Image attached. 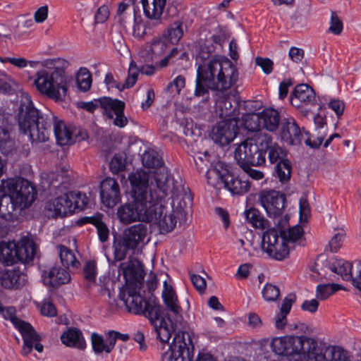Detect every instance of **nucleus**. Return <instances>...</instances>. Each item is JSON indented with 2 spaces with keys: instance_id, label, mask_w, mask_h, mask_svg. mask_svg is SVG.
<instances>
[{
  "instance_id": "1",
  "label": "nucleus",
  "mask_w": 361,
  "mask_h": 361,
  "mask_svg": "<svg viewBox=\"0 0 361 361\" xmlns=\"http://www.w3.org/2000/svg\"><path fill=\"white\" fill-rule=\"evenodd\" d=\"M157 190H154L152 202L153 218L147 223H154L161 234L171 232L178 222L187 220L188 205L192 197L183 179L178 176L172 186L167 185V174L164 171L156 178Z\"/></svg>"
},
{
  "instance_id": "2",
  "label": "nucleus",
  "mask_w": 361,
  "mask_h": 361,
  "mask_svg": "<svg viewBox=\"0 0 361 361\" xmlns=\"http://www.w3.org/2000/svg\"><path fill=\"white\" fill-rule=\"evenodd\" d=\"M215 47L207 41L200 47L196 57L197 78L195 94L200 97L207 92V88L226 90L238 79L236 66L226 57L212 56Z\"/></svg>"
},
{
  "instance_id": "3",
  "label": "nucleus",
  "mask_w": 361,
  "mask_h": 361,
  "mask_svg": "<svg viewBox=\"0 0 361 361\" xmlns=\"http://www.w3.org/2000/svg\"><path fill=\"white\" fill-rule=\"evenodd\" d=\"M128 179L131 185V201L121 204L117 209V217L123 224L145 222L153 218V185H148V176L142 171L131 173Z\"/></svg>"
},
{
  "instance_id": "4",
  "label": "nucleus",
  "mask_w": 361,
  "mask_h": 361,
  "mask_svg": "<svg viewBox=\"0 0 361 361\" xmlns=\"http://www.w3.org/2000/svg\"><path fill=\"white\" fill-rule=\"evenodd\" d=\"M54 118L51 111L42 113L35 108L28 94H22L18 126L20 130L28 135L32 142H45L49 139L50 128Z\"/></svg>"
},
{
  "instance_id": "5",
  "label": "nucleus",
  "mask_w": 361,
  "mask_h": 361,
  "mask_svg": "<svg viewBox=\"0 0 361 361\" xmlns=\"http://www.w3.org/2000/svg\"><path fill=\"white\" fill-rule=\"evenodd\" d=\"M271 348L276 354L289 357L290 361H317L322 357L317 341L305 336L274 338Z\"/></svg>"
},
{
  "instance_id": "6",
  "label": "nucleus",
  "mask_w": 361,
  "mask_h": 361,
  "mask_svg": "<svg viewBox=\"0 0 361 361\" xmlns=\"http://www.w3.org/2000/svg\"><path fill=\"white\" fill-rule=\"evenodd\" d=\"M118 272L126 282V291H121L119 299L124 302L129 312L140 314L146 300L141 295L144 285V274L142 264L136 259H130L118 266Z\"/></svg>"
},
{
  "instance_id": "7",
  "label": "nucleus",
  "mask_w": 361,
  "mask_h": 361,
  "mask_svg": "<svg viewBox=\"0 0 361 361\" xmlns=\"http://www.w3.org/2000/svg\"><path fill=\"white\" fill-rule=\"evenodd\" d=\"M34 83L41 94L55 101L63 100L66 96L67 78L62 68H55L51 72L45 69L38 71Z\"/></svg>"
},
{
  "instance_id": "8",
  "label": "nucleus",
  "mask_w": 361,
  "mask_h": 361,
  "mask_svg": "<svg viewBox=\"0 0 361 361\" xmlns=\"http://www.w3.org/2000/svg\"><path fill=\"white\" fill-rule=\"evenodd\" d=\"M270 143V136L267 134L247 138L235 150V159L239 166L251 164L261 166L265 163V147Z\"/></svg>"
},
{
  "instance_id": "9",
  "label": "nucleus",
  "mask_w": 361,
  "mask_h": 361,
  "mask_svg": "<svg viewBox=\"0 0 361 361\" xmlns=\"http://www.w3.org/2000/svg\"><path fill=\"white\" fill-rule=\"evenodd\" d=\"M281 140L290 145H300L302 142L305 145L317 148L323 142L325 135L317 137V140L311 141L310 133L304 129H300L295 120L288 118L283 121L280 133Z\"/></svg>"
},
{
  "instance_id": "10",
  "label": "nucleus",
  "mask_w": 361,
  "mask_h": 361,
  "mask_svg": "<svg viewBox=\"0 0 361 361\" xmlns=\"http://www.w3.org/2000/svg\"><path fill=\"white\" fill-rule=\"evenodd\" d=\"M1 186L4 192L10 193L13 196L14 200L20 204V209L30 207L35 199V189L26 179L3 180Z\"/></svg>"
},
{
  "instance_id": "11",
  "label": "nucleus",
  "mask_w": 361,
  "mask_h": 361,
  "mask_svg": "<svg viewBox=\"0 0 361 361\" xmlns=\"http://www.w3.org/2000/svg\"><path fill=\"white\" fill-rule=\"evenodd\" d=\"M194 347L188 334L178 332L175 335L169 350L164 353L163 361H190Z\"/></svg>"
},
{
  "instance_id": "12",
  "label": "nucleus",
  "mask_w": 361,
  "mask_h": 361,
  "mask_svg": "<svg viewBox=\"0 0 361 361\" xmlns=\"http://www.w3.org/2000/svg\"><path fill=\"white\" fill-rule=\"evenodd\" d=\"M142 163L143 166L146 168L154 169V171H150L149 173L143 171V170H137V171H142L145 174L148 176V185L149 188H151V185L153 184V190H157V182L156 178L157 176L161 173L162 172H165L167 174V185L172 186L171 182L173 180H176L177 178H172L169 173L167 168L164 166V161L162 157L159 155V152L153 150L149 149L146 151L142 156Z\"/></svg>"
},
{
  "instance_id": "13",
  "label": "nucleus",
  "mask_w": 361,
  "mask_h": 361,
  "mask_svg": "<svg viewBox=\"0 0 361 361\" xmlns=\"http://www.w3.org/2000/svg\"><path fill=\"white\" fill-rule=\"evenodd\" d=\"M207 176L209 184H213L211 181L212 178H216L233 195H243L248 192L250 188V183L247 180L235 177L227 171L222 173L216 169H213L207 172Z\"/></svg>"
},
{
  "instance_id": "14",
  "label": "nucleus",
  "mask_w": 361,
  "mask_h": 361,
  "mask_svg": "<svg viewBox=\"0 0 361 361\" xmlns=\"http://www.w3.org/2000/svg\"><path fill=\"white\" fill-rule=\"evenodd\" d=\"M237 131L238 121L235 118H229L217 123L212 128L210 137L215 143L224 146L233 140Z\"/></svg>"
},
{
  "instance_id": "15",
  "label": "nucleus",
  "mask_w": 361,
  "mask_h": 361,
  "mask_svg": "<svg viewBox=\"0 0 361 361\" xmlns=\"http://www.w3.org/2000/svg\"><path fill=\"white\" fill-rule=\"evenodd\" d=\"M259 201L269 216L276 217L284 211L286 196L276 190H263L259 194Z\"/></svg>"
},
{
  "instance_id": "16",
  "label": "nucleus",
  "mask_w": 361,
  "mask_h": 361,
  "mask_svg": "<svg viewBox=\"0 0 361 361\" xmlns=\"http://www.w3.org/2000/svg\"><path fill=\"white\" fill-rule=\"evenodd\" d=\"M97 102L99 103L101 108L109 118H115L114 124L118 127L123 128L128 124V119L124 116L125 102L108 97L99 98Z\"/></svg>"
},
{
  "instance_id": "17",
  "label": "nucleus",
  "mask_w": 361,
  "mask_h": 361,
  "mask_svg": "<svg viewBox=\"0 0 361 361\" xmlns=\"http://www.w3.org/2000/svg\"><path fill=\"white\" fill-rule=\"evenodd\" d=\"M148 228L145 224H137L124 230L122 240L124 245L135 250L148 242Z\"/></svg>"
},
{
  "instance_id": "18",
  "label": "nucleus",
  "mask_w": 361,
  "mask_h": 361,
  "mask_svg": "<svg viewBox=\"0 0 361 361\" xmlns=\"http://www.w3.org/2000/svg\"><path fill=\"white\" fill-rule=\"evenodd\" d=\"M100 197L102 204L113 208L121 199L120 187L114 178H106L100 184Z\"/></svg>"
},
{
  "instance_id": "19",
  "label": "nucleus",
  "mask_w": 361,
  "mask_h": 361,
  "mask_svg": "<svg viewBox=\"0 0 361 361\" xmlns=\"http://www.w3.org/2000/svg\"><path fill=\"white\" fill-rule=\"evenodd\" d=\"M327 268L345 281L352 280L354 286L361 291V264L358 268V275L355 277L352 276V264L342 259H334L329 262Z\"/></svg>"
},
{
  "instance_id": "20",
  "label": "nucleus",
  "mask_w": 361,
  "mask_h": 361,
  "mask_svg": "<svg viewBox=\"0 0 361 361\" xmlns=\"http://www.w3.org/2000/svg\"><path fill=\"white\" fill-rule=\"evenodd\" d=\"M11 116L0 109V150L3 154H8L14 149V142L11 137L12 123Z\"/></svg>"
},
{
  "instance_id": "21",
  "label": "nucleus",
  "mask_w": 361,
  "mask_h": 361,
  "mask_svg": "<svg viewBox=\"0 0 361 361\" xmlns=\"http://www.w3.org/2000/svg\"><path fill=\"white\" fill-rule=\"evenodd\" d=\"M144 13L149 18L147 26L161 23V16L166 6V0H141Z\"/></svg>"
},
{
  "instance_id": "22",
  "label": "nucleus",
  "mask_w": 361,
  "mask_h": 361,
  "mask_svg": "<svg viewBox=\"0 0 361 361\" xmlns=\"http://www.w3.org/2000/svg\"><path fill=\"white\" fill-rule=\"evenodd\" d=\"M314 101V91L307 84L297 85L290 95V102L296 107H300L303 104H313Z\"/></svg>"
},
{
  "instance_id": "23",
  "label": "nucleus",
  "mask_w": 361,
  "mask_h": 361,
  "mask_svg": "<svg viewBox=\"0 0 361 361\" xmlns=\"http://www.w3.org/2000/svg\"><path fill=\"white\" fill-rule=\"evenodd\" d=\"M44 283L52 287H58L67 283L71 280L69 273L59 267H52L42 272Z\"/></svg>"
},
{
  "instance_id": "24",
  "label": "nucleus",
  "mask_w": 361,
  "mask_h": 361,
  "mask_svg": "<svg viewBox=\"0 0 361 361\" xmlns=\"http://www.w3.org/2000/svg\"><path fill=\"white\" fill-rule=\"evenodd\" d=\"M72 203L69 199L68 193L55 198L47 203L46 209L52 212L50 214L52 217L58 216H66L73 213Z\"/></svg>"
},
{
  "instance_id": "25",
  "label": "nucleus",
  "mask_w": 361,
  "mask_h": 361,
  "mask_svg": "<svg viewBox=\"0 0 361 361\" xmlns=\"http://www.w3.org/2000/svg\"><path fill=\"white\" fill-rule=\"evenodd\" d=\"M26 275L18 269H8L0 276L1 285L7 289H18L25 286Z\"/></svg>"
},
{
  "instance_id": "26",
  "label": "nucleus",
  "mask_w": 361,
  "mask_h": 361,
  "mask_svg": "<svg viewBox=\"0 0 361 361\" xmlns=\"http://www.w3.org/2000/svg\"><path fill=\"white\" fill-rule=\"evenodd\" d=\"M4 193L0 196V217L6 221H11L16 215V211L21 209L12 195Z\"/></svg>"
},
{
  "instance_id": "27",
  "label": "nucleus",
  "mask_w": 361,
  "mask_h": 361,
  "mask_svg": "<svg viewBox=\"0 0 361 361\" xmlns=\"http://www.w3.org/2000/svg\"><path fill=\"white\" fill-rule=\"evenodd\" d=\"M104 215L100 213L95 214L92 216H85L81 218L78 223L80 225L91 224L94 225L97 231L99 239L102 243L106 242L109 239V229L103 220Z\"/></svg>"
},
{
  "instance_id": "28",
  "label": "nucleus",
  "mask_w": 361,
  "mask_h": 361,
  "mask_svg": "<svg viewBox=\"0 0 361 361\" xmlns=\"http://www.w3.org/2000/svg\"><path fill=\"white\" fill-rule=\"evenodd\" d=\"M16 247L17 262L25 264L33 259L36 252V246L33 241L23 238L16 243Z\"/></svg>"
},
{
  "instance_id": "29",
  "label": "nucleus",
  "mask_w": 361,
  "mask_h": 361,
  "mask_svg": "<svg viewBox=\"0 0 361 361\" xmlns=\"http://www.w3.org/2000/svg\"><path fill=\"white\" fill-rule=\"evenodd\" d=\"M262 129L269 132L276 131L280 124L281 116L279 112L273 108H267L260 112Z\"/></svg>"
},
{
  "instance_id": "30",
  "label": "nucleus",
  "mask_w": 361,
  "mask_h": 361,
  "mask_svg": "<svg viewBox=\"0 0 361 361\" xmlns=\"http://www.w3.org/2000/svg\"><path fill=\"white\" fill-rule=\"evenodd\" d=\"M61 342L69 347H75L79 349L85 348V341L82 332L78 329H69L61 336Z\"/></svg>"
},
{
  "instance_id": "31",
  "label": "nucleus",
  "mask_w": 361,
  "mask_h": 361,
  "mask_svg": "<svg viewBox=\"0 0 361 361\" xmlns=\"http://www.w3.org/2000/svg\"><path fill=\"white\" fill-rule=\"evenodd\" d=\"M16 248L15 242L0 243V262L7 266L17 263Z\"/></svg>"
},
{
  "instance_id": "32",
  "label": "nucleus",
  "mask_w": 361,
  "mask_h": 361,
  "mask_svg": "<svg viewBox=\"0 0 361 361\" xmlns=\"http://www.w3.org/2000/svg\"><path fill=\"white\" fill-rule=\"evenodd\" d=\"M156 333L157 338L161 343H167L171 337L172 333L175 331L171 320H166L164 318L152 324Z\"/></svg>"
},
{
  "instance_id": "33",
  "label": "nucleus",
  "mask_w": 361,
  "mask_h": 361,
  "mask_svg": "<svg viewBox=\"0 0 361 361\" xmlns=\"http://www.w3.org/2000/svg\"><path fill=\"white\" fill-rule=\"evenodd\" d=\"M322 357L317 361L324 359L328 361H350L348 353L343 348L338 346H329L324 349L321 348Z\"/></svg>"
},
{
  "instance_id": "34",
  "label": "nucleus",
  "mask_w": 361,
  "mask_h": 361,
  "mask_svg": "<svg viewBox=\"0 0 361 361\" xmlns=\"http://www.w3.org/2000/svg\"><path fill=\"white\" fill-rule=\"evenodd\" d=\"M52 123H54V131L57 143L61 146L72 143V134L65 123L61 121H57L56 118Z\"/></svg>"
},
{
  "instance_id": "35",
  "label": "nucleus",
  "mask_w": 361,
  "mask_h": 361,
  "mask_svg": "<svg viewBox=\"0 0 361 361\" xmlns=\"http://www.w3.org/2000/svg\"><path fill=\"white\" fill-rule=\"evenodd\" d=\"M140 314H144L147 317L151 324L163 319L161 306L155 300H146L143 306V312Z\"/></svg>"
},
{
  "instance_id": "36",
  "label": "nucleus",
  "mask_w": 361,
  "mask_h": 361,
  "mask_svg": "<svg viewBox=\"0 0 361 361\" xmlns=\"http://www.w3.org/2000/svg\"><path fill=\"white\" fill-rule=\"evenodd\" d=\"M265 147V153L268 151V157L271 164L279 163L288 160L286 157V152L277 143L273 142L272 138L270 137V143Z\"/></svg>"
},
{
  "instance_id": "37",
  "label": "nucleus",
  "mask_w": 361,
  "mask_h": 361,
  "mask_svg": "<svg viewBox=\"0 0 361 361\" xmlns=\"http://www.w3.org/2000/svg\"><path fill=\"white\" fill-rule=\"evenodd\" d=\"M164 301L167 307L174 313H178L181 308L178 304L177 296L173 289L164 282V288L162 293Z\"/></svg>"
},
{
  "instance_id": "38",
  "label": "nucleus",
  "mask_w": 361,
  "mask_h": 361,
  "mask_svg": "<svg viewBox=\"0 0 361 361\" xmlns=\"http://www.w3.org/2000/svg\"><path fill=\"white\" fill-rule=\"evenodd\" d=\"M61 262L64 267L78 268L80 263L76 259L75 254L68 247L59 245L57 246Z\"/></svg>"
},
{
  "instance_id": "39",
  "label": "nucleus",
  "mask_w": 361,
  "mask_h": 361,
  "mask_svg": "<svg viewBox=\"0 0 361 361\" xmlns=\"http://www.w3.org/2000/svg\"><path fill=\"white\" fill-rule=\"evenodd\" d=\"M244 214L247 221L254 228L264 229L266 227L267 221L258 209L252 207Z\"/></svg>"
},
{
  "instance_id": "40",
  "label": "nucleus",
  "mask_w": 361,
  "mask_h": 361,
  "mask_svg": "<svg viewBox=\"0 0 361 361\" xmlns=\"http://www.w3.org/2000/svg\"><path fill=\"white\" fill-rule=\"evenodd\" d=\"M286 241L281 236L280 241L267 252L268 255L276 260H283L289 255V248Z\"/></svg>"
},
{
  "instance_id": "41",
  "label": "nucleus",
  "mask_w": 361,
  "mask_h": 361,
  "mask_svg": "<svg viewBox=\"0 0 361 361\" xmlns=\"http://www.w3.org/2000/svg\"><path fill=\"white\" fill-rule=\"evenodd\" d=\"M281 236L276 229H269L264 233L262 239V248L267 253L280 241Z\"/></svg>"
},
{
  "instance_id": "42",
  "label": "nucleus",
  "mask_w": 361,
  "mask_h": 361,
  "mask_svg": "<svg viewBox=\"0 0 361 361\" xmlns=\"http://www.w3.org/2000/svg\"><path fill=\"white\" fill-rule=\"evenodd\" d=\"M274 175L282 183H286L290 178L291 164L289 160L277 163L275 166Z\"/></svg>"
},
{
  "instance_id": "43",
  "label": "nucleus",
  "mask_w": 361,
  "mask_h": 361,
  "mask_svg": "<svg viewBox=\"0 0 361 361\" xmlns=\"http://www.w3.org/2000/svg\"><path fill=\"white\" fill-rule=\"evenodd\" d=\"M340 289L341 286L337 283L319 284L317 286L316 297L318 300H324Z\"/></svg>"
},
{
  "instance_id": "44",
  "label": "nucleus",
  "mask_w": 361,
  "mask_h": 361,
  "mask_svg": "<svg viewBox=\"0 0 361 361\" xmlns=\"http://www.w3.org/2000/svg\"><path fill=\"white\" fill-rule=\"evenodd\" d=\"M303 229L300 226H294L288 230H283L280 232L281 236L287 243H294L301 239L303 235Z\"/></svg>"
},
{
  "instance_id": "45",
  "label": "nucleus",
  "mask_w": 361,
  "mask_h": 361,
  "mask_svg": "<svg viewBox=\"0 0 361 361\" xmlns=\"http://www.w3.org/2000/svg\"><path fill=\"white\" fill-rule=\"evenodd\" d=\"M44 178L46 179L47 183L54 188H61L67 183V178L63 176V171L45 173Z\"/></svg>"
},
{
  "instance_id": "46",
  "label": "nucleus",
  "mask_w": 361,
  "mask_h": 361,
  "mask_svg": "<svg viewBox=\"0 0 361 361\" xmlns=\"http://www.w3.org/2000/svg\"><path fill=\"white\" fill-rule=\"evenodd\" d=\"M261 121L260 112L251 114L245 116L244 125L249 131H258L262 129V124Z\"/></svg>"
},
{
  "instance_id": "47",
  "label": "nucleus",
  "mask_w": 361,
  "mask_h": 361,
  "mask_svg": "<svg viewBox=\"0 0 361 361\" xmlns=\"http://www.w3.org/2000/svg\"><path fill=\"white\" fill-rule=\"evenodd\" d=\"M169 44L166 36L155 37L150 44V51L154 55H161L166 51Z\"/></svg>"
},
{
  "instance_id": "48",
  "label": "nucleus",
  "mask_w": 361,
  "mask_h": 361,
  "mask_svg": "<svg viewBox=\"0 0 361 361\" xmlns=\"http://www.w3.org/2000/svg\"><path fill=\"white\" fill-rule=\"evenodd\" d=\"M68 195L71 202L72 203L73 213L75 212L76 209L82 210L86 207L88 200L85 194L80 192H68Z\"/></svg>"
},
{
  "instance_id": "49",
  "label": "nucleus",
  "mask_w": 361,
  "mask_h": 361,
  "mask_svg": "<svg viewBox=\"0 0 361 361\" xmlns=\"http://www.w3.org/2000/svg\"><path fill=\"white\" fill-rule=\"evenodd\" d=\"M77 83L80 90L86 92L90 90L92 85V75L86 69H80L77 75Z\"/></svg>"
},
{
  "instance_id": "50",
  "label": "nucleus",
  "mask_w": 361,
  "mask_h": 361,
  "mask_svg": "<svg viewBox=\"0 0 361 361\" xmlns=\"http://www.w3.org/2000/svg\"><path fill=\"white\" fill-rule=\"evenodd\" d=\"M16 82L10 76L0 73V93L11 94L15 91Z\"/></svg>"
},
{
  "instance_id": "51",
  "label": "nucleus",
  "mask_w": 361,
  "mask_h": 361,
  "mask_svg": "<svg viewBox=\"0 0 361 361\" xmlns=\"http://www.w3.org/2000/svg\"><path fill=\"white\" fill-rule=\"evenodd\" d=\"M183 36L181 24L179 22L173 23L168 30V37H166L170 44H175L179 41Z\"/></svg>"
},
{
  "instance_id": "52",
  "label": "nucleus",
  "mask_w": 361,
  "mask_h": 361,
  "mask_svg": "<svg viewBox=\"0 0 361 361\" xmlns=\"http://www.w3.org/2000/svg\"><path fill=\"white\" fill-rule=\"evenodd\" d=\"M91 341L93 351L96 354L106 353V344L104 338L98 334L93 333L91 335Z\"/></svg>"
},
{
  "instance_id": "53",
  "label": "nucleus",
  "mask_w": 361,
  "mask_h": 361,
  "mask_svg": "<svg viewBox=\"0 0 361 361\" xmlns=\"http://www.w3.org/2000/svg\"><path fill=\"white\" fill-rule=\"evenodd\" d=\"M139 71H140L137 68L135 63L132 61L130 64L128 70V76L127 77L126 82L122 87V89L131 87L135 84L137 80Z\"/></svg>"
},
{
  "instance_id": "54",
  "label": "nucleus",
  "mask_w": 361,
  "mask_h": 361,
  "mask_svg": "<svg viewBox=\"0 0 361 361\" xmlns=\"http://www.w3.org/2000/svg\"><path fill=\"white\" fill-rule=\"evenodd\" d=\"M264 298L267 301H275L280 295L279 288L272 284H266L262 290Z\"/></svg>"
},
{
  "instance_id": "55",
  "label": "nucleus",
  "mask_w": 361,
  "mask_h": 361,
  "mask_svg": "<svg viewBox=\"0 0 361 361\" xmlns=\"http://www.w3.org/2000/svg\"><path fill=\"white\" fill-rule=\"evenodd\" d=\"M185 85V78L184 76L180 75H178L172 82L168 84L166 90L171 92H176L179 94Z\"/></svg>"
},
{
  "instance_id": "56",
  "label": "nucleus",
  "mask_w": 361,
  "mask_h": 361,
  "mask_svg": "<svg viewBox=\"0 0 361 361\" xmlns=\"http://www.w3.org/2000/svg\"><path fill=\"white\" fill-rule=\"evenodd\" d=\"M83 272L87 280L94 281L97 275L96 262L94 261L87 262L84 266Z\"/></svg>"
},
{
  "instance_id": "57",
  "label": "nucleus",
  "mask_w": 361,
  "mask_h": 361,
  "mask_svg": "<svg viewBox=\"0 0 361 361\" xmlns=\"http://www.w3.org/2000/svg\"><path fill=\"white\" fill-rule=\"evenodd\" d=\"M329 32L334 35H340L343 30V23L334 11L331 12Z\"/></svg>"
},
{
  "instance_id": "58",
  "label": "nucleus",
  "mask_w": 361,
  "mask_h": 361,
  "mask_svg": "<svg viewBox=\"0 0 361 361\" xmlns=\"http://www.w3.org/2000/svg\"><path fill=\"white\" fill-rule=\"evenodd\" d=\"M110 170L114 173H118L126 168V161L121 156L115 155L110 162Z\"/></svg>"
},
{
  "instance_id": "59",
  "label": "nucleus",
  "mask_w": 361,
  "mask_h": 361,
  "mask_svg": "<svg viewBox=\"0 0 361 361\" xmlns=\"http://www.w3.org/2000/svg\"><path fill=\"white\" fill-rule=\"evenodd\" d=\"M155 25L147 26V23L143 25L140 22H137V19L135 18L133 34L136 38L140 39L147 33V30H150Z\"/></svg>"
},
{
  "instance_id": "60",
  "label": "nucleus",
  "mask_w": 361,
  "mask_h": 361,
  "mask_svg": "<svg viewBox=\"0 0 361 361\" xmlns=\"http://www.w3.org/2000/svg\"><path fill=\"white\" fill-rule=\"evenodd\" d=\"M219 106L221 109V117L234 118L235 109H232V104L229 99H224L220 102Z\"/></svg>"
},
{
  "instance_id": "61",
  "label": "nucleus",
  "mask_w": 361,
  "mask_h": 361,
  "mask_svg": "<svg viewBox=\"0 0 361 361\" xmlns=\"http://www.w3.org/2000/svg\"><path fill=\"white\" fill-rule=\"evenodd\" d=\"M40 312L43 316L46 317H55L57 314V310L54 305L49 301H43L41 307Z\"/></svg>"
},
{
  "instance_id": "62",
  "label": "nucleus",
  "mask_w": 361,
  "mask_h": 361,
  "mask_svg": "<svg viewBox=\"0 0 361 361\" xmlns=\"http://www.w3.org/2000/svg\"><path fill=\"white\" fill-rule=\"evenodd\" d=\"M255 63L262 68L266 74H269L272 72L274 63L270 59L257 56L255 59Z\"/></svg>"
},
{
  "instance_id": "63",
  "label": "nucleus",
  "mask_w": 361,
  "mask_h": 361,
  "mask_svg": "<svg viewBox=\"0 0 361 361\" xmlns=\"http://www.w3.org/2000/svg\"><path fill=\"white\" fill-rule=\"evenodd\" d=\"M322 264H324L323 262L317 259L314 263V266L312 269V271L313 272L312 276L316 280H320L326 276V271L322 268Z\"/></svg>"
},
{
  "instance_id": "64",
  "label": "nucleus",
  "mask_w": 361,
  "mask_h": 361,
  "mask_svg": "<svg viewBox=\"0 0 361 361\" xmlns=\"http://www.w3.org/2000/svg\"><path fill=\"white\" fill-rule=\"evenodd\" d=\"M317 300V298L305 300L301 305V309L305 312H308L312 314L315 313L317 311L319 305Z\"/></svg>"
}]
</instances>
